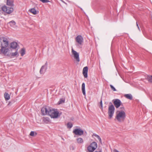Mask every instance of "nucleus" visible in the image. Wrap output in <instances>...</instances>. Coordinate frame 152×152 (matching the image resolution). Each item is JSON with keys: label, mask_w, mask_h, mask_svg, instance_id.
Segmentation results:
<instances>
[{"label": "nucleus", "mask_w": 152, "mask_h": 152, "mask_svg": "<svg viewBox=\"0 0 152 152\" xmlns=\"http://www.w3.org/2000/svg\"><path fill=\"white\" fill-rule=\"evenodd\" d=\"M82 90L83 95H86V93L85 91V84L84 83H83L82 84Z\"/></svg>", "instance_id": "a211bd4d"}, {"label": "nucleus", "mask_w": 152, "mask_h": 152, "mask_svg": "<svg viewBox=\"0 0 152 152\" xmlns=\"http://www.w3.org/2000/svg\"><path fill=\"white\" fill-rule=\"evenodd\" d=\"M92 136H94L96 137L98 139H99V138H100L99 135L95 134H93L92 135Z\"/></svg>", "instance_id": "7c9ffc66"}, {"label": "nucleus", "mask_w": 152, "mask_h": 152, "mask_svg": "<svg viewBox=\"0 0 152 152\" xmlns=\"http://www.w3.org/2000/svg\"><path fill=\"white\" fill-rule=\"evenodd\" d=\"M30 11L34 15H35L37 13V11L34 8L31 9Z\"/></svg>", "instance_id": "5701e85b"}, {"label": "nucleus", "mask_w": 152, "mask_h": 152, "mask_svg": "<svg viewBox=\"0 0 152 152\" xmlns=\"http://www.w3.org/2000/svg\"><path fill=\"white\" fill-rule=\"evenodd\" d=\"M20 53L22 56H23L25 53V50L24 48H22L21 50Z\"/></svg>", "instance_id": "bb28decb"}, {"label": "nucleus", "mask_w": 152, "mask_h": 152, "mask_svg": "<svg viewBox=\"0 0 152 152\" xmlns=\"http://www.w3.org/2000/svg\"><path fill=\"white\" fill-rule=\"evenodd\" d=\"M1 46L8 47V41L7 38L2 37L0 38Z\"/></svg>", "instance_id": "0eeeda50"}, {"label": "nucleus", "mask_w": 152, "mask_h": 152, "mask_svg": "<svg viewBox=\"0 0 152 152\" xmlns=\"http://www.w3.org/2000/svg\"><path fill=\"white\" fill-rule=\"evenodd\" d=\"M73 126L72 124L71 123H68L67 124V126L68 128H71Z\"/></svg>", "instance_id": "c85d7f7f"}, {"label": "nucleus", "mask_w": 152, "mask_h": 152, "mask_svg": "<svg viewBox=\"0 0 152 152\" xmlns=\"http://www.w3.org/2000/svg\"><path fill=\"white\" fill-rule=\"evenodd\" d=\"M73 133L76 135L81 136L84 133L83 131L80 129H76L73 130Z\"/></svg>", "instance_id": "9d476101"}, {"label": "nucleus", "mask_w": 152, "mask_h": 152, "mask_svg": "<svg viewBox=\"0 0 152 152\" xmlns=\"http://www.w3.org/2000/svg\"><path fill=\"white\" fill-rule=\"evenodd\" d=\"M48 115L50 116L51 118H57L58 116H60L59 113L56 110L50 109L49 110Z\"/></svg>", "instance_id": "f03ea898"}, {"label": "nucleus", "mask_w": 152, "mask_h": 152, "mask_svg": "<svg viewBox=\"0 0 152 152\" xmlns=\"http://www.w3.org/2000/svg\"><path fill=\"white\" fill-rule=\"evenodd\" d=\"M88 67L87 66L85 67L83 69V74L85 78L88 77Z\"/></svg>", "instance_id": "4468645a"}, {"label": "nucleus", "mask_w": 152, "mask_h": 152, "mask_svg": "<svg viewBox=\"0 0 152 152\" xmlns=\"http://www.w3.org/2000/svg\"><path fill=\"white\" fill-rule=\"evenodd\" d=\"M18 55L19 54L18 52V50H17L15 52L12 53L11 54V56L12 58L16 56H18Z\"/></svg>", "instance_id": "aec40b11"}, {"label": "nucleus", "mask_w": 152, "mask_h": 152, "mask_svg": "<svg viewBox=\"0 0 152 152\" xmlns=\"http://www.w3.org/2000/svg\"><path fill=\"white\" fill-rule=\"evenodd\" d=\"M9 23L11 26L14 27L16 23L14 21L12 20L9 22Z\"/></svg>", "instance_id": "393cba45"}, {"label": "nucleus", "mask_w": 152, "mask_h": 152, "mask_svg": "<svg viewBox=\"0 0 152 152\" xmlns=\"http://www.w3.org/2000/svg\"><path fill=\"white\" fill-rule=\"evenodd\" d=\"M147 79L149 82L152 83V75L148 76Z\"/></svg>", "instance_id": "a878e982"}, {"label": "nucleus", "mask_w": 152, "mask_h": 152, "mask_svg": "<svg viewBox=\"0 0 152 152\" xmlns=\"http://www.w3.org/2000/svg\"><path fill=\"white\" fill-rule=\"evenodd\" d=\"M76 42L79 45H81L83 42V38L80 35H78L75 38Z\"/></svg>", "instance_id": "6e6552de"}, {"label": "nucleus", "mask_w": 152, "mask_h": 152, "mask_svg": "<svg viewBox=\"0 0 152 152\" xmlns=\"http://www.w3.org/2000/svg\"><path fill=\"white\" fill-rule=\"evenodd\" d=\"M136 25H137V27L138 29L140 31V28L139 27V26H138V25L137 22H136Z\"/></svg>", "instance_id": "72a5a7b5"}, {"label": "nucleus", "mask_w": 152, "mask_h": 152, "mask_svg": "<svg viewBox=\"0 0 152 152\" xmlns=\"http://www.w3.org/2000/svg\"><path fill=\"white\" fill-rule=\"evenodd\" d=\"M18 46V44L15 42H13L10 44V48L12 49H16Z\"/></svg>", "instance_id": "2eb2a0df"}, {"label": "nucleus", "mask_w": 152, "mask_h": 152, "mask_svg": "<svg viewBox=\"0 0 152 152\" xmlns=\"http://www.w3.org/2000/svg\"><path fill=\"white\" fill-rule=\"evenodd\" d=\"M101 106V108L102 109H103V105Z\"/></svg>", "instance_id": "58836bf2"}, {"label": "nucleus", "mask_w": 152, "mask_h": 152, "mask_svg": "<svg viewBox=\"0 0 152 152\" xmlns=\"http://www.w3.org/2000/svg\"><path fill=\"white\" fill-rule=\"evenodd\" d=\"M34 134L36 135H37V133L34 131H31L30 133V135L31 136H34Z\"/></svg>", "instance_id": "cd10ccee"}, {"label": "nucleus", "mask_w": 152, "mask_h": 152, "mask_svg": "<svg viewBox=\"0 0 152 152\" xmlns=\"http://www.w3.org/2000/svg\"><path fill=\"white\" fill-rule=\"evenodd\" d=\"M120 108L121 109L122 111H123L124 110V107H121Z\"/></svg>", "instance_id": "c9c22d12"}, {"label": "nucleus", "mask_w": 152, "mask_h": 152, "mask_svg": "<svg viewBox=\"0 0 152 152\" xmlns=\"http://www.w3.org/2000/svg\"><path fill=\"white\" fill-rule=\"evenodd\" d=\"M110 103L111 104L109 106L108 112L109 118V119H111L113 117L114 113L115 110L114 106L111 102H110Z\"/></svg>", "instance_id": "7ed1b4c3"}, {"label": "nucleus", "mask_w": 152, "mask_h": 152, "mask_svg": "<svg viewBox=\"0 0 152 152\" xmlns=\"http://www.w3.org/2000/svg\"><path fill=\"white\" fill-rule=\"evenodd\" d=\"M50 108L48 107H43L41 110L42 113L43 115H48L49 110Z\"/></svg>", "instance_id": "1a4fd4ad"}, {"label": "nucleus", "mask_w": 152, "mask_h": 152, "mask_svg": "<svg viewBox=\"0 0 152 152\" xmlns=\"http://www.w3.org/2000/svg\"><path fill=\"white\" fill-rule=\"evenodd\" d=\"M65 99L64 98H61L60 99V100L58 102V104H61L64 103L65 102Z\"/></svg>", "instance_id": "b1692460"}, {"label": "nucleus", "mask_w": 152, "mask_h": 152, "mask_svg": "<svg viewBox=\"0 0 152 152\" xmlns=\"http://www.w3.org/2000/svg\"><path fill=\"white\" fill-rule=\"evenodd\" d=\"M4 97L6 101L9 100L10 98V95L7 93H5L4 94Z\"/></svg>", "instance_id": "412c9836"}, {"label": "nucleus", "mask_w": 152, "mask_h": 152, "mask_svg": "<svg viewBox=\"0 0 152 152\" xmlns=\"http://www.w3.org/2000/svg\"><path fill=\"white\" fill-rule=\"evenodd\" d=\"M97 147V143L95 142H92L87 148V150L89 152H93Z\"/></svg>", "instance_id": "20e7f679"}, {"label": "nucleus", "mask_w": 152, "mask_h": 152, "mask_svg": "<svg viewBox=\"0 0 152 152\" xmlns=\"http://www.w3.org/2000/svg\"><path fill=\"white\" fill-rule=\"evenodd\" d=\"M48 64L46 62L44 65L42 66L40 70L39 73L40 74L43 75L46 72L47 69Z\"/></svg>", "instance_id": "9b49d317"}, {"label": "nucleus", "mask_w": 152, "mask_h": 152, "mask_svg": "<svg viewBox=\"0 0 152 152\" xmlns=\"http://www.w3.org/2000/svg\"><path fill=\"white\" fill-rule=\"evenodd\" d=\"M100 104L101 106L102 105V100H101L100 101Z\"/></svg>", "instance_id": "4c0bfd02"}, {"label": "nucleus", "mask_w": 152, "mask_h": 152, "mask_svg": "<svg viewBox=\"0 0 152 152\" xmlns=\"http://www.w3.org/2000/svg\"><path fill=\"white\" fill-rule=\"evenodd\" d=\"M13 0H7V5L12 7L14 5Z\"/></svg>", "instance_id": "f3484780"}, {"label": "nucleus", "mask_w": 152, "mask_h": 152, "mask_svg": "<svg viewBox=\"0 0 152 152\" xmlns=\"http://www.w3.org/2000/svg\"><path fill=\"white\" fill-rule=\"evenodd\" d=\"M121 101L118 99H115L113 102V104L116 108H118L121 105Z\"/></svg>", "instance_id": "ddd939ff"}, {"label": "nucleus", "mask_w": 152, "mask_h": 152, "mask_svg": "<svg viewBox=\"0 0 152 152\" xmlns=\"http://www.w3.org/2000/svg\"><path fill=\"white\" fill-rule=\"evenodd\" d=\"M72 54L74 56V58L77 62L80 61L79 54L76 51L74 50L73 49H72Z\"/></svg>", "instance_id": "f8f14e48"}, {"label": "nucleus", "mask_w": 152, "mask_h": 152, "mask_svg": "<svg viewBox=\"0 0 152 152\" xmlns=\"http://www.w3.org/2000/svg\"><path fill=\"white\" fill-rule=\"evenodd\" d=\"M9 50L8 47L1 46L0 49V55L5 56H8L7 53Z\"/></svg>", "instance_id": "39448f33"}, {"label": "nucleus", "mask_w": 152, "mask_h": 152, "mask_svg": "<svg viewBox=\"0 0 152 152\" xmlns=\"http://www.w3.org/2000/svg\"><path fill=\"white\" fill-rule=\"evenodd\" d=\"M113 152H119V151H118L117 150L115 149L114 150Z\"/></svg>", "instance_id": "f704fd0d"}, {"label": "nucleus", "mask_w": 152, "mask_h": 152, "mask_svg": "<svg viewBox=\"0 0 152 152\" xmlns=\"http://www.w3.org/2000/svg\"><path fill=\"white\" fill-rule=\"evenodd\" d=\"M2 10L8 14L11 13L13 11V9L12 7H7V6L4 5L1 7Z\"/></svg>", "instance_id": "423d86ee"}, {"label": "nucleus", "mask_w": 152, "mask_h": 152, "mask_svg": "<svg viewBox=\"0 0 152 152\" xmlns=\"http://www.w3.org/2000/svg\"><path fill=\"white\" fill-rule=\"evenodd\" d=\"M43 3H46L49 2L50 1L48 0H39Z\"/></svg>", "instance_id": "2f4dec72"}, {"label": "nucleus", "mask_w": 152, "mask_h": 152, "mask_svg": "<svg viewBox=\"0 0 152 152\" xmlns=\"http://www.w3.org/2000/svg\"><path fill=\"white\" fill-rule=\"evenodd\" d=\"M70 150H74V148L73 146H70Z\"/></svg>", "instance_id": "473e14b6"}, {"label": "nucleus", "mask_w": 152, "mask_h": 152, "mask_svg": "<svg viewBox=\"0 0 152 152\" xmlns=\"http://www.w3.org/2000/svg\"><path fill=\"white\" fill-rule=\"evenodd\" d=\"M80 9L81 10H82V11L83 10V9L81 8L80 7Z\"/></svg>", "instance_id": "ea45409f"}, {"label": "nucleus", "mask_w": 152, "mask_h": 152, "mask_svg": "<svg viewBox=\"0 0 152 152\" xmlns=\"http://www.w3.org/2000/svg\"><path fill=\"white\" fill-rule=\"evenodd\" d=\"M101 143H102V141L101 138H100L98 139Z\"/></svg>", "instance_id": "e433bc0d"}, {"label": "nucleus", "mask_w": 152, "mask_h": 152, "mask_svg": "<svg viewBox=\"0 0 152 152\" xmlns=\"http://www.w3.org/2000/svg\"><path fill=\"white\" fill-rule=\"evenodd\" d=\"M110 86L111 88L114 91H116V89L112 85H110Z\"/></svg>", "instance_id": "c756f323"}, {"label": "nucleus", "mask_w": 152, "mask_h": 152, "mask_svg": "<svg viewBox=\"0 0 152 152\" xmlns=\"http://www.w3.org/2000/svg\"><path fill=\"white\" fill-rule=\"evenodd\" d=\"M126 117L125 112L124 111H118L116 113L115 120L119 122L124 121Z\"/></svg>", "instance_id": "f257e3e1"}, {"label": "nucleus", "mask_w": 152, "mask_h": 152, "mask_svg": "<svg viewBox=\"0 0 152 152\" xmlns=\"http://www.w3.org/2000/svg\"><path fill=\"white\" fill-rule=\"evenodd\" d=\"M125 97L126 98L130 100H132V99L133 97L132 95L131 94H125L124 95Z\"/></svg>", "instance_id": "4be33fe9"}, {"label": "nucleus", "mask_w": 152, "mask_h": 152, "mask_svg": "<svg viewBox=\"0 0 152 152\" xmlns=\"http://www.w3.org/2000/svg\"><path fill=\"white\" fill-rule=\"evenodd\" d=\"M50 121V119L49 118L47 117H43L42 119V122L43 123L45 124H48Z\"/></svg>", "instance_id": "dca6fc26"}, {"label": "nucleus", "mask_w": 152, "mask_h": 152, "mask_svg": "<svg viewBox=\"0 0 152 152\" xmlns=\"http://www.w3.org/2000/svg\"><path fill=\"white\" fill-rule=\"evenodd\" d=\"M77 141L79 144H82L83 142V139L80 137L77 138L76 139Z\"/></svg>", "instance_id": "6ab92c4d"}]
</instances>
